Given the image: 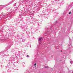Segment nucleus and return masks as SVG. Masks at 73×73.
Masks as SVG:
<instances>
[{"label":"nucleus","instance_id":"nucleus-1","mask_svg":"<svg viewBox=\"0 0 73 73\" xmlns=\"http://www.w3.org/2000/svg\"><path fill=\"white\" fill-rule=\"evenodd\" d=\"M42 39V37H41L39 38L38 39V41H41V39Z\"/></svg>","mask_w":73,"mask_h":73},{"label":"nucleus","instance_id":"nucleus-2","mask_svg":"<svg viewBox=\"0 0 73 73\" xmlns=\"http://www.w3.org/2000/svg\"><path fill=\"white\" fill-rule=\"evenodd\" d=\"M69 46H71V43H70L69 44Z\"/></svg>","mask_w":73,"mask_h":73},{"label":"nucleus","instance_id":"nucleus-3","mask_svg":"<svg viewBox=\"0 0 73 73\" xmlns=\"http://www.w3.org/2000/svg\"><path fill=\"white\" fill-rule=\"evenodd\" d=\"M36 63H35L34 64V66H36Z\"/></svg>","mask_w":73,"mask_h":73},{"label":"nucleus","instance_id":"nucleus-4","mask_svg":"<svg viewBox=\"0 0 73 73\" xmlns=\"http://www.w3.org/2000/svg\"><path fill=\"white\" fill-rule=\"evenodd\" d=\"M70 64H72V62H71V61H70Z\"/></svg>","mask_w":73,"mask_h":73},{"label":"nucleus","instance_id":"nucleus-5","mask_svg":"<svg viewBox=\"0 0 73 73\" xmlns=\"http://www.w3.org/2000/svg\"><path fill=\"white\" fill-rule=\"evenodd\" d=\"M27 57H29V55H27Z\"/></svg>","mask_w":73,"mask_h":73},{"label":"nucleus","instance_id":"nucleus-6","mask_svg":"<svg viewBox=\"0 0 73 73\" xmlns=\"http://www.w3.org/2000/svg\"><path fill=\"white\" fill-rule=\"evenodd\" d=\"M71 13V12H70L69 13V14H70Z\"/></svg>","mask_w":73,"mask_h":73},{"label":"nucleus","instance_id":"nucleus-7","mask_svg":"<svg viewBox=\"0 0 73 73\" xmlns=\"http://www.w3.org/2000/svg\"><path fill=\"white\" fill-rule=\"evenodd\" d=\"M46 68H48V67L46 66Z\"/></svg>","mask_w":73,"mask_h":73},{"label":"nucleus","instance_id":"nucleus-8","mask_svg":"<svg viewBox=\"0 0 73 73\" xmlns=\"http://www.w3.org/2000/svg\"><path fill=\"white\" fill-rule=\"evenodd\" d=\"M9 16L10 17H11L12 16H10V15H9Z\"/></svg>","mask_w":73,"mask_h":73},{"label":"nucleus","instance_id":"nucleus-9","mask_svg":"<svg viewBox=\"0 0 73 73\" xmlns=\"http://www.w3.org/2000/svg\"><path fill=\"white\" fill-rule=\"evenodd\" d=\"M56 22H57V21H56Z\"/></svg>","mask_w":73,"mask_h":73},{"label":"nucleus","instance_id":"nucleus-10","mask_svg":"<svg viewBox=\"0 0 73 73\" xmlns=\"http://www.w3.org/2000/svg\"><path fill=\"white\" fill-rule=\"evenodd\" d=\"M39 44H40V42L39 43Z\"/></svg>","mask_w":73,"mask_h":73},{"label":"nucleus","instance_id":"nucleus-11","mask_svg":"<svg viewBox=\"0 0 73 73\" xmlns=\"http://www.w3.org/2000/svg\"><path fill=\"white\" fill-rule=\"evenodd\" d=\"M61 52H62V51H61Z\"/></svg>","mask_w":73,"mask_h":73}]
</instances>
